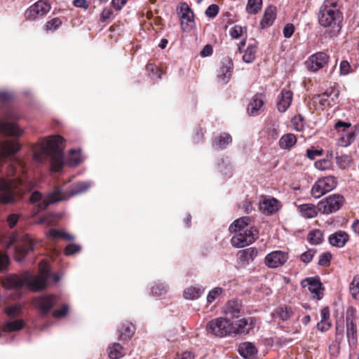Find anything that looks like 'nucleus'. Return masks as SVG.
<instances>
[{"mask_svg":"<svg viewBox=\"0 0 359 359\" xmlns=\"http://www.w3.org/2000/svg\"><path fill=\"white\" fill-rule=\"evenodd\" d=\"M343 20L337 0H325L320 8L318 22L323 27H330L334 34L338 33Z\"/></svg>","mask_w":359,"mask_h":359,"instance_id":"39448f33","label":"nucleus"},{"mask_svg":"<svg viewBox=\"0 0 359 359\" xmlns=\"http://www.w3.org/2000/svg\"><path fill=\"white\" fill-rule=\"evenodd\" d=\"M297 210L300 215L306 219L313 218L317 216L318 209L316 205L311 203L299 205Z\"/></svg>","mask_w":359,"mask_h":359,"instance_id":"cd10ccee","label":"nucleus"},{"mask_svg":"<svg viewBox=\"0 0 359 359\" xmlns=\"http://www.w3.org/2000/svg\"><path fill=\"white\" fill-rule=\"evenodd\" d=\"M292 100V93L290 90L283 89L280 93V97L277 104L279 111L285 112L290 106Z\"/></svg>","mask_w":359,"mask_h":359,"instance_id":"393cba45","label":"nucleus"},{"mask_svg":"<svg viewBox=\"0 0 359 359\" xmlns=\"http://www.w3.org/2000/svg\"><path fill=\"white\" fill-rule=\"evenodd\" d=\"M261 210L266 215H272L279 209V202L275 198L264 200L260 204Z\"/></svg>","mask_w":359,"mask_h":359,"instance_id":"bb28decb","label":"nucleus"},{"mask_svg":"<svg viewBox=\"0 0 359 359\" xmlns=\"http://www.w3.org/2000/svg\"><path fill=\"white\" fill-rule=\"evenodd\" d=\"M243 28L241 25H234L229 31L231 36L233 39H238L242 36Z\"/></svg>","mask_w":359,"mask_h":359,"instance_id":"13d9d810","label":"nucleus"},{"mask_svg":"<svg viewBox=\"0 0 359 359\" xmlns=\"http://www.w3.org/2000/svg\"><path fill=\"white\" fill-rule=\"evenodd\" d=\"M20 118L19 114L13 108H8L2 114L0 119V133L7 136L20 137L23 131L13 121Z\"/></svg>","mask_w":359,"mask_h":359,"instance_id":"423d86ee","label":"nucleus"},{"mask_svg":"<svg viewBox=\"0 0 359 359\" xmlns=\"http://www.w3.org/2000/svg\"><path fill=\"white\" fill-rule=\"evenodd\" d=\"M315 253H316L315 250H313L312 249H309L301 255L300 259L302 262H304L305 264H308L312 261V259L315 255Z\"/></svg>","mask_w":359,"mask_h":359,"instance_id":"5fc2aeb1","label":"nucleus"},{"mask_svg":"<svg viewBox=\"0 0 359 359\" xmlns=\"http://www.w3.org/2000/svg\"><path fill=\"white\" fill-rule=\"evenodd\" d=\"M257 46L255 45H249L243 55V60L246 63L252 62L256 57Z\"/></svg>","mask_w":359,"mask_h":359,"instance_id":"79ce46f5","label":"nucleus"},{"mask_svg":"<svg viewBox=\"0 0 359 359\" xmlns=\"http://www.w3.org/2000/svg\"><path fill=\"white\" fill-rule=\"evenodd\" d=\"M21 148L18 140H3L0 142V158H4L15 154ZM8 177L15 176L14 179H6L0 177V203L3 204L14 203L18 198L22 197L24 191H31L35 186L34 182L26 173L25 163L15 159L1 170Z\"/></svg>","mask_w":359,"mask_h":359,"instance_id":"f257e3e1","label":"nucleus"},{"mask_svg":"<svg viewBox=\"0 0 359 359\" xmlns=\"http://www.w3.org/2000/svg\"><path fill=\"white\" fill-rule=\"evenodd\" d=\"M288 259L287 252L282 250H275L267 254L264 259L265 264L271 269L283 266Z\"/></svg>","mask_w":359,"mask_h":359,"instance_id":"ddd939ff","label":"nucleus"},{"mask_svg":"<svg viewBox=\"0 0 359 359\" xmlns=\"http://www.w3.org/2000/svg\"><path fill=\"white\" fill-rule=\"evenodd\" d=\"M276 313L277 316L283 321L287 320L293 315L292 309L287 306L278 308Z\"/></svg>","mask_w":359,"mask_h":359,"instance_id":"a18cd8bd","label":"nucleus"},{"mask_svg":"<svg viewBox=\"0 0 359 359\" xmlns=\"http://www.w3.org/2000/svg\"><path fill=\"white\" fill-rule=\"evenodd\" d=\"M339 70L341 76H346L351 72V67L346 60H342L339 64Z\"/></svg>","mask_w":359,"mask_h":359,"instance_id":"6e6d98bb","label":"nucleus"},{"mask_svg":"<svg viewBox=\"0 0 359 359\" xmlns=\"http://www.w3.org/2000/svg\"><path fill=\"white\" fill-rule=\"evenodd\" d=\"M205 290L200 286H190L184 290L183 296L186 299L194 300L199 298Z\"/></svg>","mask_w":359,"mask_h":359,"instance_id":"2f4dec72","label":"nucleus"},{"mask_svg":"<svg viewBox=\"0 0 359 359\" xmlns=\"http://www.w3.org/2000/svg\"><path fill=\"white\" fill-rule=\"evenodd\" d=\"M223 292V289L220 287H215L209 291L207 295V302L209 304L212 303Z\"/></svg>","mask_w":359,"mask_h":359,"instance_id":"3c124183","label":"nucleus"},{"mask_svg":"<svg viewBox=\"0 0 359 359\" xmlns=\"http://www.w3.org/2000/svg\"><path fill=\"white\" fill-rule=\"evenodd\" d=\"M39 276L27 274L24 278L12 274L6 277L3 281V285L8 290L15 291L17 296H20L25 287H29L32 290H39L46 287V281L53 279L55 283L58 282L61 277L57 273H51L50 264L43 260L39 264Z\"/></svg>","mask_w":359,"mask_h":359,"instance_id":"7ed1b4c3","label":"nucleus"},{"mask_svg":"<svg viewBox=\"0 0 359 359\" xmlns=\"http://www.w3.org/2000/svg\"><path fill=\"white\" fill-rule=\"evenodd\" d=\"M355 139V132H348L343 135L339 141V144L342 147H348Z\"/></svg>","mask_w":359,"mask_h":359,"instance_id":"09e8293b","label":"nucleus"},{"mask_svg":"<svg viewBox=\"0 0 359 359\" xmlns=\"http://www.w3.org/2000/svg\"><path fill=\"white\" fill-rule=\"evenodd\" d=\"M213 49L212 46L210 44L205 45L200 53L201 57H208L212 54Z\"/></svg>","mask_w":359,"mask_h":359,"instance_id":"0e129e2a","label":"nucleus"},{"mask_svg":"<svg viewBox=\"0 0 359 359\" xmlns=\"http://www.w3.org/2000/svg\"><path fill=\"white\" fill-rule=\"evenodd\" d=\"M69 311V307L67 304H63L60 309H55L53 312V316L55 318H60L65 316Z\"/></svg>","mask_w":359,"mask_h":359,"instance_id":"4d7b16f0","label":"nucleus"},{"mask_svg":"<svg viewBox=\"0 0 359 359\" xmlns=\"http://www.w3.org/2000/svg\"><path fill=\"white\" fill-rule=\"evenodd\" d=\"M108 355L110 359H120L124 354L123 346L118 343H114L108 348Z\"/></svg>","mask_w":359,"mask_h":359,"instance_id":"e433bc0d","label":"nucleus"},{"mask_svg":"<svg viewBox=\"0 0 359 359\" xmlns=\"http://www.w3.org/2000/svg\"><path fill=\"white\" fill-rule=\"evenodd\" d=\"M264 104V95L261 93L255 95L248 105V114L251 116H257L262 110Z\"/></svg>","mask_w":359,"mask_h":359,"instance_id":"6ab92c4d","label":"nucleus"},{"mask_svg":"<svg viewBox=\"0 0 359 359\" xmlns=\"http://www.w3.org/2000/svg\"><path fill=\"white\" fill-rule=\"evenodd\" d=\"M349 292L355 300H359V275H355L353 278L349 285Z\"/></svg>","mask_w":359,"mask_h":359,"instance_id":"37998d69","label":"nucleus"},{"mask_svg":"<svg viewBox=\"0 0 359 359\" xmlns=\"http://www.w3.org/2000/svg\"><path fill=\"white\" fill-rule=\"evenodd\" d=\"M50 10V5L47 0H39L33 4L25 13L27 20H34L39 16L48 13Z\"/></svg>","mask_w":359,"mask_h":359,"instance_id":"9b49d317","label":"nucleus"},{"mask_svg":"<svg viewBox=\"0 0 359 359\" xmlns=\"http://www.w3.org/2000/svg\"><path fill=\"white\" fill-rule=\"evenodd\" d=\"M262 0H248L246 11L250 14H257L262 8Z\"/></svg>","mask_w":359,"mask_h":359,"instance_id":"c03bdc74","label":"nucleus"},{"mask_svg":"<svg viewBox=\"0 0 359 359\" xmlns=\"http://www.w3.org/2000/svg\"><path fill=\"white\" fill-rule=\"evenodd\" d=\"M218 171L223 175H230L233 170V165L228 156L218 158L216 161Z\"/></svg>","mask_w":359,"mask_h":359,"instance_id":"b1692460","label":"nucleus"},{"mask_svg":"<svg viewBox=\"0 0 359 359\" xmlns=\"http://www.w3.org/2000/svg\"><path fill=\"white\" fill-rule=\"evenodd\" d=\"M339 91L336 88H328L323 93L315 97V102L322 107H332L337 102Z\"/></svg>","mask_w":359,"mask_h":359,"instance_id":"2eb2a0df","label":"nucleus"},{"mask_svg":"<svg viewBox=\"0 0 359 359\" xmlns=\"http://www.w3.org/2000/svg\"><path fill=\"white\" fill-rule=\"evenodd\" d=\"M311 196L314 197L315 198H319L324 194H327L325 191H324V189L323 186L320 184L319 181H316L313 186L312 187L311 191Z\"/></svg>","mask_w":359,"mask_h":359,"instance_id":"49530a36","label":"nucleus"},{"mask_svg":"<svg viewBox=\"0 0 359 359\" xmlns=\"http://www.w3.org/2000/svg\"><path fill=\"white\" fill-rule=\"evenodd\" d=\"M219 13V6L216 4L210 5L205 11V15L208 18H215Z\"/></svg>","mask_w":359,"mask_h":359,"instance_id":"052dcab7","label":"nucleus"},{"mask_svg":"<svg viewBox=\"0 0 359 359\" xmlns=\"http://www.w3.org/2000/svg\"><path fill=\"white\" fill-rule=\"evenodd\" d=\"M81 250V247L79 245L75 243H70L67 245L65 249V253L66 255H73L77 252H79Z\"/></svg>","mask_w":359,"mask_h":359,"instance_id":"864d4df0","label":"nucleus"},{"mask_svg":"<svg viewBox=\"0 0 359 359\" xmlns=\"http://www.w3.org/2000/svg\"><path fill=\"white\" fill-rule=\"evenodd\" d=\"M25 326V322L22 319L4 323L2 330L5 332H12L22 330Z\"/></svg>","mask_w":359,"mask_h":359,"instance_id":"72a5a7b5","label":"nucleus"},{"mask_svg":"<svg viewBox=\"0 0 359 359\" xmlns=\"http://www.w3.org/2000/svg\"><path fill=\"white\" fill-rule=\"evenodd\" d=\"M253 327L252 318H241L232 323V334H247Z\"/></svg>","mask_w":359,"mask_h":359,"instance_id":"a211bd4d","label":"nucleus"},{"mask_svg":"<svg viewBox=\"0 0 359 359\" xmlns=\"http://www.w3.org/2000/svg\"><path fill=\"white\" fill-rule=\"evenodd\" d=\"M344 199L341 195L333 194L320 202L323 207V212L325 214H330L340 209L344 203Z\"/></svg>","mask_w":359,"mask_h":359,"instance_id":"f8f14e48","label":"nucleus"},{"mask_svg":"<svg viewBox=\"0 0 359 359\" xmlns=\"http://www.w3.org/2000/svg\"><path fill=\"white\" fill-rule=\"evenodd\" d=\"M327 193L333 190L337 184V179L333 176H327L318 180Z\"/></svg>","mask_w":359,"mask_h":359,"instance_id":"4c0bfd02","label":"nucleus"},{"mask_svg":"<svg viewBox=\"0 0 359 359\" xmlns=\"http://www.w3.org/2000/svg\"><path fill=\"white\" fill-rule=\"evenodd\" d=\"M232 323L225 318H217L209 321L206 325L208 332L217 337L232 334Z\"/></svg>","mask_w":359,"mask_h":359,"instance_id":"0eeeda50","label":"nucleus"},{"mask_svg":"<svg viewBox=\"0 0 359 359\" xmlns=\"http://www.w3.org/2000/svg\"><path fill=\"white\" fill-rule=\"evenodd\" d=\"M239 354L245 359H255L257 354V349L251 342L241 343L238 348Z\"/></svg>","mask_w":359,"mask_h":359,"instance_id":"412c9836","label":"nucleus"},{"mask_svg":"<svg viewBox=\"0 0 359 359\" xmlns=\"http://www.w3.org/2000/svg\"><path fill=\"white\" fill-rule=\"evenodd\" d=\"M315 167L320 170H325L329 167V162L327 160H320L315 163Z\"/></svg>","mask_w":359,"mask_h":359,"instance_id":"338daca9","label":"nucleus"},{"mask_svg":"<svg viewBox=\"0 0 359 359\" xmlns=\"http://www.w3.org/2000/svg\"><path fill=\"white\" fill-rule=\"evenodd\" d=\"M233 72V63L229 61L226 64L223 65L217 72V77L219 83L226 84L229 83Z\"/></svg>","mask_w":359,"mask_h":359,"instance_id":"5701e85b","label":"nucleus"},{"mask_svg":"<svg viewBox=\"0 0 359 359\" xmlns=\"http://www.w3.org/2000/svg\"><path fill=\"white\" fill-rule=\"evenodd\" d=\"M250 219L248 217H243L235 220L229 228L231 233H237L239 231H244L245 229H249L248 227Z\"/></svg>","mask_w":359,"mask_h":359,"instance_id":"c756f323","label":"nucleus"},{"mask_svg":"<svg viewBox=\"0 0 359 359\" xmlns=\"http://www.w3.org/2000/svg\"><path fill=\"white\" fill-rule=\"evenodd\" d=\"M332 259V255L330 252L323 253L318 260V264L322 266H327L329 265Z\"/></svg>","mask_w":359,"mask_h":359,"instance_id":"bf43d9fd","label":"nucleus"},{"mask_svg":"<svg viewBox=\"0 0 359 359\" xmlns=\"http://www.w3.org/2000/svg\"><path fill=\"white\" fill-rule=\"evenodd\" d=\"M60 302L59 297L56 295H42L32 300L33 305L37 308L41 313L46 314L55 306Z\"/></svg>","mask_w":359,"mask_h":359,"instance_id":"1a4fd4ad","label":"nucleus"},{"mask_svg":"<svg viewBox=\"0 0 359 359\" xmlns=\"http://www.w3.org/2000/svg\"><path fill=\"white\" fill-rule=\"evenodd\" d=\"M301 285L303 287H308V290L317 299L320 300L323 298L322 283L318 278H306L302 281Z\"/></svg>","mask_w":359,"mask_h":359,"instance_id":"f3484780","label":"nucleus"},{"mask_svg":"<svg viewBox=\"0 0 359 359\" xmlns=\"http://www.w3.org/2000/svg\"><path fill=\"white\" fill-rule=\"evenodd\" d=\"M329 56L323 53L318 52L311 55L306 62L307 68L311 72H317L322 69L328 62Z\"/></svg>","mask_w":359,"mask_h":359,"instance_id":"dca6fc26","label":"nucleus"},{"mask_svg":"<svg viewBox=\"0 0 359 359\" xmlns=\"http://www.w3.org/2000/svg\"><path fill=\"white\" fill-rule=\"evenodd\" d=\"M231 142V136L229 133H222L213 140L212 147L216 149H223Z\"/></svg>","mask_w":359,"mask_h":359,"instance_id":"7c9ffc66","label":"nucleus"},{"mask_svg":"<svg viewBox=\"0 0 359 359\" xmlns=\"http://www.w3.org/2000/svg\"><path fill=\"white\" fill-rule=\"evenodd\" d=\"M180 11L182 13L180 16L181 28L183 32H189L195 25L194 13L188 4L185 2L181 4Z\"/></svg>","mask_w":359,"mask_h":359,"instance_id":"4468645a","label":"nucleus"},{"mask_svg":"<svg viewBox=\"0 0 359 359\" xmlns=\"http://www.w3.org/2000/svg\"><path fill=\"white\" fill-rule=\"evenodd\" d=\"M349 239L348 235L344 231H338L329 236V243L337 248H343Z\"/></svg>","mask_w":359,"mask_h":359,"instance_id":"4be33fe9","label":"nucleus"},{"mask_svg":"<svg viewBox=\"0 0 359 359\" xmlns=\"http://www.w3.org/2000/svg\"><path fill=\"white\" fill-rule=\"evenodd\" d=\"M294 32V27L292 24H287L283 29V35L285 38H290Z\"/></svg>","mask_w":359,"mask_h":359,"instance_id":"e2e57ef3","label":"nucleus"},{"mask_svg":"<svg viewBox=\"0 0 359 359\" xmlns=\"http://www.w3.org/2000/svg\"><path fill=\"white\" fill-rule=\"evenodd\" d=\"M242 304L238 299H231L228 301L222 308V312L231 317H238L241 310Z\"/></svg>","mask_w":359,"mask_h":359,"instance_id":"aec40b11","label":"nucleus"},{"mask_svg":"<svg viewBox=\"0 0 359 359\" xmlns=\"http://www.w3.org/2000/svg\"><path fill=\"white\" fill-rule=\"evenodd\" d=\"M168 290V286L161 282L156 283L150 289L151 295L154 297H162L165 295Z\"/></svg>","mask_w":359,"mask_h":359,"instance_id":"58836bf2","label":"nucleus"},{"mask_svg":"<svg viewBox=\"0 0 359 359\" xmlns=\"http://www.w3.org/2000/svg\"><path fill=\"white\" fill-rule=\"evenodd\" d=\"M47 237L55 239L57 238H62L65 240L70 241L73 240L74 237L67 233L57 230V229H50L48 232L46 233Z\"/></svg>","mask_w":359,"mask_h":359,"instance_id":"a19ab883","label":"nucleus"},{"mask_svg":"<svg viewBox=\"0 0 359 359\" xmlns=\"http://www.w3.org/2000/svg\"><path fill=\"white\" fill-rule=\"evenodd\" d=\"M22 312V306L20 304H15L7 306L5 309V313L10 318H13L16 315L20 314Z\"/></svg>","mask_w":359,"mask_h":359,"instance_id":"8fccbe9b","label":"nucleus"},{"mask_svg":"<svg viewBox=\"0 0 359 359\" xmlns=\"http://www.w3.org/2000/svg\"><path fill=\"white\" fill-rule=\"evenodd\" d=\"M34 241L29 235H23L15 248V259L20 262L30 252L34 250Z\"/></svg>","mask_w":359,"mask_h":359,"instance_id":"9d476101","label":"nucleus"},{"mask_svg":"<svg viewBox=\"0 0 359 359\" xmlns=\"http://www.w3.org/2000/svg\"><path fill=\"white\" fill-rule=\"evenodd\" d=\"M308 240L312 245H318L323 240V233L320 229H313L308 234Z\"/></svg>","mask_w":359,"mask_h":359,"instance_id":"ea45409f","label":"nucleus"},{"mask_svg":"<svg viewBox=\"0 0 359 359\" xmlns=\"http://www.w3.org/2000/svg\"><path fill=\"white\" fill-rule=\"evenodd\" d=\"M112 10L109 8H104L101 13L100 20L103 22H105L108 19H109L112 15Z\"/></svg>","mask_w":359,"mask_h":359,"instance_id":"69168bd1","label":"nucleus"},{"mask_svg":"<svg viewBox=\"0 0 359 359\" xmlns=\"http://www.w3.org/2000/svg\"><path fill=\"white\" fill-rule=\"evenodd\" d=\"M297 142L296 136L292 133L283 135L279 140V146L283 149H290Z\"/></svg>","mask_w":359,"mask_h":359,"instance_id":"c9c22d12","label":"nucleus"},{"mask_svg":"<svg viewBox=\"0 0 359 359\" xmlns=\"http://www.w3.org/2000/svg\"><path fill=\"white\" fill-rule=\"evenodd\" d=\"M257 255V250L255 248H248L239 250L237 257L239 261L243 264H248L252 262Z\"/></svg>","mask_w":359,"mask_h":359,"instance_id":"a878e982","label":"nucleus"},{"mask_svg":"<svg viewBox=\"0 0 359 359\" xmlns=\"http://www.w3.org/2000/svg\"><path fill=\"white\" fill-rule=\"evenodd\" d=\"M119 338L122 341L129 340L135 333V327L132 323H126L121 325L118 330Z\"/></svg>","mask_w":359,"mask_h":359,"instance_id":"473e14b6","label":"nucleus"},{"mask_svg":"<svg viewBox=\"0 0 359 359\" xmlns=\"http://www.w3.org/2000/svg\"><path fill=\"white\" fill-rule=\"evenodd\" d=\"M91 182L84 181L79 182L71 186L67 184L62 185H56L46 195L43 196L41 192L34 191L29 197V202L32 204H37L36 209L34 210V214L36 215L40 211L46 209L48 205L62 201H65L69 198L79 195L87 191L91 187Z\"/></svg>","mask_w":359,"mask_h":359,"instance_id":"f03ea898","label":"nucleus"},{"mask_svg":"<svg viewBox=\"0 0 359 359\" xmlns=\"http://www.w3.org/2000/svg\"><path fill=\"white\" fill-rule=\"evenodd\" d=\"M63 139L60 136H51L34 150V159L42 163L48 157L51 158L50 168L53 172H59L64 165V154L62 149Z\"/></svg>","mask_w":359,"mask_h":359,"instance_id":"20e7f679","label":"nucleus"},{"mask_svg":"<svg viewBox=\"0 0 359 359\" xmlns=\"http://www.w3.org/2000/svg\"><path fill=\"white\" fill-rule=\"evenodd\" d=\"M174 359H194V355L191 351H184L177 354Z\"/></svg>","mask_w":359,"mask_h":359,"instance_id":"774afa93","label":"nucleus"},{"mask_svg":"<svg viewBox=\"0 0 359 359\" xmlns=\"http://www.w3.org/2000/svg\"><path fill=\"white\" fill-rule=\"evenodd\" d=\"M84 158L81 154L80 149H72L69 151L67 163L71 166H76L83 161Z\"/></svg>","mask_w":359,"mask_h":359,"instance_id":"f704fd0d","label":"nucleus"},{"mask_svg":"<svg viewBox=\"0 0 359 359\" xmlns=\"http://www.w3.org/2000/svg\"><path fill=\"white\" fill-rule=\"evenodd\" d=\"M62 25V21L58 18H53L52 20H49L46 25V29L47 31H55L60 26Z\"/></svg>","mask_w":359,"mask_h":359,"instance_id":"603ef678","label":"nucleus"},{"mask_svg":"<svg viewBox=\"0 0 359 359\" xmlns=\"http://www.w3.org/2000/svg\"><path fill=\"white\" fill-rule=\"evenodd\" d=\"M331 327L330 320H320L317 323V329L320 332H325Z\"/></svg>","mask_w":359,"mask_h":359,"instance_id":"680f3d73","label":"nucleus"},{"mask_svg":"<svg viewBox=\"0 0 359 359\" xmlns=\"http://www.w3.org/2000/svg\"><path fill=\"white\" fill-rule=\"evenodd\" d=\"M235 234L231 239L233 246L241 248L251 244L256 238L257 231L254 227H250L244 231L234 233Z\"/></svg>","mask_w":359,"mask_h":359,"instance_id":"6e6552de","label":"nucleus"},{"mask_svg":"<svg viewBox=\"0 0 359 359\" xmlns=\"http://www.w3.org/2000/svg\"><path fill=\"white\" fill-rule=\"evenodd\" d=\"M147 71L150 74L152 79H158L161 78L162 71L158 67L154 64H148L146 67Z\"/></svg>","mask_w":359,"mask_h":359,"instance_id":"de8ad7c7","label":"nucleus"},{"mask_svg":"<svg viewBox=\"0 0 359 359\" xmlns=\"http://www.w3.org/2000/svg\"><path fill=\"white\" fill-rule=\"evenodd\" d=\"M276 7L272 6H268L266 8L263 18L260 22V26L262 29L268 27L273 24L276 16Z\"/></svg>","mask_w":359,"mask_h":359,"instance_id":"c85d7f7f","label":"nucleus"}]
</instances>
